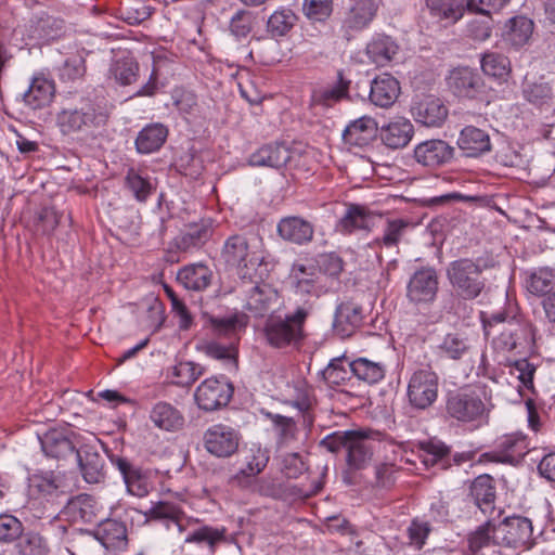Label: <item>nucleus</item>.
I'll return each instance as SVG.
<instances>
[{"label": "nucleus", "instance_id": "12", "mask_svg": "<svg viewBox=\"0 0 555 555\" xmlns=\"http://www.w3.org/2000/svg\"><path fill=\"white\" fill-rule=\"evenodd\" d=\"M234 393L233 384L223 375L210 377L196 388L194 398L197 406L206 412H212L227 406Z\"/></svg>", "mask_w": 555, "mask_h": 555}, {"label": "nucleus", "instance_id": "39", "mask_svg": "<svg viewBox=\"0 0 555 555\" xmlns=\"http://www.w3.org/2000/svg\"><path fill=\"white\" fill-rule=\"evenodd\" d=\"M169 130L160 122H152L143 127L134 141L139 154H152L160 150L166 142Z\"/></svg>", "mask_w": 555, "mask_h": 555}, {"label": "nucleus", "instance_id": "59", "mask_svg": "<svg viewBox=\"0 0 555 555\" xmlns=\"http://www.w3.org/2000/svg\"><path fill=\"white\" fill-rule=\"evenodd\" d=\"M534 24L526 16H515L508 22V39L514 46L521 47L528 42Z\"/></svg>", "mask_w": 555, "mask_h": 555}, {"label": "nucleus", "instance_id": "47", "mask_svg": "<svg viewBox=\"0 0 555 555\" xmlns=\"http://www.w3.org/2000/svg\"><path fill=\"white\" fill-rule=\"evenodd\" d=\"M287 404L299 411L302 427L308 431H311L314 425V406L317 404V400L312 392L306 388L299 389L296 397L293 400H289Z\"/></svg>", "mask_w": 555, "mask_h": 555}, {"label": "nucleus", "instance_id": "25", "mask_svg": "<svg viewBox=\"0 0 555 555\" xmlns=\"http://www.w3.org/2000/svg\"><path fill=\"white\" fill-rule=\"evenodd\" d=\"M76 462L83 480L88 483L103 482L106 476L105 461L95 444L81 443L76 452Z\"/></svg>", "mask_w": 555, "mask_h": 555}, {"label": "nucleus", "instance_id": "23", "mask_svg": "<svg viewBox=\"0 0 555 555\" xmlns=\"http://www.w3.org/2000/svg\"><path fill=\"white\" fill-rule=\"evenodd\" d=\"M411 114L424 127L440 128L448 118L449 108L440 98L429 94L413 102Z\"/></svg>", "mask_w": 555, "mask_h": 555}, {"label": "nucleus", "instance_id": "18", "mask_svg": "<svg viewBox=\"0 0 555 555\" xmlns=\"http://www.w3.org/2000/svg\"><path fill=\"white\" fill-rule=\"evenodd\" d=\"M289 283L295 295L320 298L327 293L322 275L314 266L295 262L289 273Z\"/></svg>", "mask_w": 555, "mask_h": 555}, {"label": "nucleus", "instance_id": "60", "mask_svg": "<svg viewBox=\"0 0 555 555\" xmlns=\"http://www.w3.org/2000/svg\"><path fill=\"white\" fill-rule=\"evenodd\" d=\"M125 185L132 193L134 198L141 203L146 202L153 191L149 178L142 177L139 171L133 168L128 169Z\"/></svg>", "mask_w": 555, "mask_h": 555}, {"label": "nucleus", "instance_id": "64", "mask_svg": "<svg viewBox=\"0 0 555 555\" xmlns=\"http://www.w3.org/2000/svg\"><path fill=\"white\" fill-rule=\"evenodd\" d=\"M86 74V61L80 55L67 57L59 68V78L63 82H74Z\"/></svg>", "mask_w": 555, "mask_h": 555}, {"label": "nucleus", "instance_id": "61", "mask_svg": "<svg viewBox=\"0 0 555 555\" xmlns=\"http://www.w3.org/2000/svg\"><path fill=\"white\" fill-rule=\"evenodd\" d=\"M209 238V231L204 225H192L185 232L181 233L176 248L189 251L193 248L202 247Z\"/></svg>", "mask_w": 555, "mask_h": 555}, {"label": "nucleus", "instance_id": "57", "mask_svg": "<svg viewBox=\"0 0 555 555\" xmlns=\"http://www.w3.org/2000/svg\"><path fill=\"white\" fill-rule=\"evenodd\" d=\"M205 353L212 359L222 361L231 370H237L238 367V350L233 343L227 346L217 341L207 343Z\"/></svg>", "mask_w": 555, "mask_h": 555}, {"label": "nucleus", "instance_id": "45", "mask_svg": "<svg viewBox=\"0 0 555 555\" xmlns=\"http://www.w3.org/2000/svg\"><path fill=\"white\" fill-rule=\"evenodd\" d=\"M264 415L272 423V429L279 446H285L297 440L299 429L293 417L272 412H267Z\"/></svg>", "mask_w": 555, "mask_h": 555}, {"label": "nucleus", "instance_id": "55", "mask_svg": "<svg viewBox=\"0 0 555 555\" xmlns=\"http://www.w3.org/2000/svg\"><path fill=\"white\" fill-rule=\"evenodd\" d=\"M313 264L320 275L338 279L344 271L345 261L336 253H322L313 257Z\"/></svg>", "mask_w": 555, "mask_h": 555}, {"label": "nucleus", "instance_id": "4", "mask_svg": "<svg viewBox=\"0 0 555 555\" xmlns=\"http://www.w3.org/2000/svg\"><path fill=\"white\" fill-rule=\"evenodd\" d=\"M379 431L370 429L337 430L325 436L320 447L333 454L346 452V464L353 469H365L380 444Z\"/></svg>", "mask_w": 555, "mask_h": 555}, {"label": "nucleus", "instance_id": "2", "mask_svg": "<svg viewBox=\"0 0 555 555\" xmlns=\"http://www.w3.org/2000/svg\"><path fill=\"white\" fill-rule=\"evenodd\" d=\"M486 339H490L499 351L533 352L535 349V327L521 315L508 317L504 311L480 313Z\"/></svg>", "mask_w": 555, "mask_h": 555}, {"label": "nucleus", "instance_id": "34", "mask_svg": "<svg viewBox=\"0 0 555 555\" xmlns=\"http://www.w3.org/2000/svg\"><path fill=\"white\" fill-rule=\"evenodd\" d=\"M400 90V83L393 76L382 74L372 80L369 99L375 106L388 108L398 99Z\"/></svg>", "mask_w": 555, "mask_h": 555}, {"label": "nucleus", "instance_id": "16", "mask_svg": "<svg viewBox=\"0 0 555 555\" xmlns=\"http://www.w3.org/2000/svg\"><path fill=\"white\" fill-rule=\"evenodd\" d=\"M176 527L180 534H184L185 543H196L214 548L216 545L227 541L225 527H210L198 525L197 521H189L184 514L176 507Z\"/></svg>", "mask_w": 555, "mask_h": 555}, {"label": "nucleus", "instance_id": "21", "mask_svg": "<svg viewBox=\"0 0 555 555\" xmlns=\"http://www.w3.org/2000/svg\"><path fill=\"white\" fill-rule=\"evenodd\" d=\"M414 228L413 222L405 218H387L384 222L382 234L367 243L366 248L375 253L380 263L383 260L382 249H398L406 233Z\"/></svg>", "mask_w": 555, "mask_h": 555}, {"label": "nucleus", "instance_id": "15", "mask_svg": "<svg viewBox=\"0 0 555 555\" xmlns=\"http://www.w3.org/2000/svg\"><path fill=\"white\" fill-rule=\"evenodd\" d=\"M528 452L527 437L522 434L503 435L495 439L493 449L481 454V459L492 462L516 466Z\"/></svg>", "mask_w": 555, "mask_h": 555}, {"label": "nucleus", "instance_id": "19", "mask_svg": "<svg viewBox=\"0 0 555 555\" xmlns=\"http://www.w3.org/2000/svg\"><path fill=\"white\" fill-rule=\"evenodd\" d=\"M492 531H495L500 545L517 547L525 545L531 538L532 524L527 517L509 516L499 522L493 519Z\"/></svg>", "mask_w": 555, "mask_h": 555}, {"label": "nucleus", "instance_id": "58", "mask_svg": "<svg viewBox=\"0 0 555 555\" xmlns=\"http://www.w3.org/2000/svg\"><path fill=\"white\" fill-rule=\"evenodd\" d=\"M24 530V524L16 516L9 513L0 514V545L16 543Z\"/></svg>", "mask_w": 555, "mask_h": 555}, {"label": "nucleus", "instance_id": "13", "mask_svg": "<svg viewBox=\"0 0 555 555\" xmlns=\"http://www.w3.org/2000/svg\"><path fill=\"white\" fill-rule=\"evenodd\" d=\"M221 257L229 266L240 269H256L264 261L261 253L254 250L249 240L244 234H233L229 236L222 247ZM249 274L248 271L244 275Z\"/></svg>", "mask_w": 555, "mask_h": 555}, {"label": "nucleus", "instance_id": "62", "mask_svg": "<svg viewBox=\"0 0 555 555\" xmlns=\"http://www.w3.org/2000/svg\"><path fill=\"white\" fill-rule=\"evenodd\" d=\"M176 107L186 121L199 115L197 95L193 90L185 88L176 89Z\"/></svg>", "mask_w": 555, "mask_h": 555}, {"label": "nucleus", "instance_id": "48", "mask_svg": "<svg viewBox=\"0 0 555 555\" xmlns=\"http://www.w3.org/2000/svg\"><path fill=\"white\" fill-rule=\"evenodd\" d=\"M206 323L219 335H228L244 330L248 324V317L243 312H234L221 318L204 315Z\"/></svg>", "mask_w": 555, "mask_h": 555}, {"label": "nucleus", "instance_id": "50", "mask_svg": "<svg viewBox=\"0 0 555 555\" xmlns=\"http://www.w3.org/2000/svg\"><path fill=\"white\" fill-rule=\"evenodd\" d=\"M276 298L278 293L275 291L254 286L249 292L245 308L255 317H263L271 309Z\"/></svg>", "mask_w": 555, "mask_h": 555}, {"label": "nucleus", "instance_id": "8", "mask_svg": "<svg viewBox=\"0 0 555 555\" xmlns=\"http://www.w3.org/2000/svg\"><path fill=\"white\" fill-rule=\"evenodd\" d=\"M449 91L460 100L482 101L487 98V85L478 73L469 66H457L446 77Z\"/></svg>", "mask_w": 555, "mask_h": 555}, {"label": "nucleus", "instance_id": "5", "mask_svg": "<svg viewBox=\"0 0 555 555\" xmlns=\"http://www.w3.org/2000/svg\"><path fill=\"white\" fill-rule=\"evenodd\" d=\"M106 108L92 100H82L79 105L61 109L56 114V126L64 135L82 133L92 135L108 121Z\"/></svg>", "mask_w": 555, "mask_h": 555}, {"label": "nucleus", "instance_id": "54", "mask_svg": "<svg viewBox=\"0 0 555 555\" xmlns=\"http://www.w3.org/2000/svg\"><path fill=\"white\" fill-rule=\"evenodd\" d=\"M555 271L551 268H539L531 272L526 280L527 289L535 296H547L551 294Z\"/></svg>", "mask_w": 555, "mask_h": 555}, {"label": "nucleus", "instance_id": "44", "mask_svg": "<svg viewBox=\"0 0 555 555\" xmlns=\"http://www.w3.org/2000/svg\"><path fill=\"white\" fill-rule=\"evenodd\" d=\"M352 376L369 385H375L384 379L386 366L366 358H357L349 363Z\"/></svg>", "mask_w": 555, "mask_h": 555}, {"label": "nucleus", "instance_id": "43", "mask_svg": "<svg viewBox=\"0 0 555 555\" xmlns=\"http://www.w3.org/2000/svg\"><path fill=\"white\" fill-rule=\"evenodd\" d=\"M211 276L212 273L207 266L193 263L180 269L176 274V281L185 289L199 292L209 286Z\"/></svg>", "mask_w": 555, "mask_h": 555}, {"label": "nucleus", "instance_id": "46", "mask_svg": "<svg viewBox=\"0 0 555 555\" xmlns=\"http://www.w3.org/2000/svg\"><path fill=\"white\" fill-rule=\"evenodd\" d=\"M480 65L485 75L498 80L506 81L512 73L508 57L496 52L482 54Z\"/></svg>", "mask_w": 555, "mask_h": 555}, {"label": "nucleus", "instance_id": "33", "mask_svg": "<svg viewBox=\"0 0 555 555\" xmlns=\"http://www.w3.org/2000/svg\"><path fill=\"white\" fill-rule=\"evenodd\" d=\"M375 214L365 205L350 203L347 204L344 216L336 223V231L349 235L359 230L371 229V223Z\"/></svg>", "mask_w": 555, "mask_h": 555}, {"label": "nucleus", "instance_id": "37", "mask_svg": "<svg viewBox=\"0 0 555 555\" xmlns=\"http://www.w3.org/2000/svg\"><path fill=\"white\" fill-rule=\"evenodd\" d=\"M399 49L391 36L375 34L366 44L365 54L376 66H386L398 54Z\"/></svg>", "mask_w": 555, "mask_h": 555}, {"label": "nucleus", "instance_id": "42", "mask_svg": "<svg viewBox=\"0 0 555 555\" xmlns=\"http://www.w3.org/2000/svg\"><path fill=\"white\" fill-rule=\"evenodd\" d=\"M351 81L346 79L343 70L337 72V81L326 88L314 90L311 95V105L332 107L344 99L349 98Z\"/></svg>", "mask_w": 555, "mask_h": 555}, {"label": "nucleus", "instance_id": "63", "mask_svg": "<svg viewBox=\"0 0 555 555\" xmlns=\"http://www.w3.org/2000/svg\"><path fill=\"white\" fill-rule=\"evenodd\" d=\"M401 467L393 463H379L374 469V481L372 486L376 489L391 490L397 482V475Z\"/></svg>", "mask_w": 555, "mask_h": 555}, {"label": "nucleus", "instance_id": "1", "mask_svg": "<svg viewBox=\"0 0 555 555\" xmlns=\"http://www.w3.org/2000/svg\"><path fill=\"white\" fill-rule=\"evenodd\" d=\"M314 310V304L305 300L285 314L272 312L262 325L261 335L267 346L284 352L299 351L308 339L307 322Z\"/></svg>", "mask_w": 555, "mask_h": 555}, {"label": "nucleus", "instance_id": "11", "mask_svg": "<svg viewBox=\"0 0 555 555\" xmlns=\"http://www.w3.org/2000/svg\"><path fill=\"white\" fill-rule=\"evenodd\" d=\"M439 292V274L436 268L423 266L416 269L406 283L405 297L416 307L433 305Z\"/></svg>", "mask_w": 555, "mask_h": 555}, {"label": "nucleus", "instance_id": "41", "mask_svg": "<svg viewBox=\"0 0 555 555\" xmlns=\"http://www.w3.org/2000/svg\"><path fill=\"white\" fill-rule=\"evenodd\" d=\"M426 7L430 16L443 27L454 25L467 11L466 4L459 0H426Z\"/></svg>", "mask_w": 555, "mask_h": 555}, {"label": "nucleus", "instance_id": "26", "mask_svg": "<svg viewBox=\"0 0 555 555\" xmlns=\"http://www.w3.org/2000/svg\"><path fill=\"white\" fill-rule=\"evenodd\" d=\"M278 235L285 242L305 246L313 241L314 224L300 216H286L276 224Z\"/></svg>", "mask_w": 555, "mask_h": 555}, {"label": "nucleus", "instance_id": "28", "mask_svg": "<svg viewBox=\"0 0 555 555\" xmlns=\"http://www.w3.org/2000/svg\"><path fill=\"white\" fill-rule=\"evenodd\" d=\"M98 540L107 551H121L127 547L128 533L124 521L106 518L98 522L94 530H86Z\"/></svg>", "mask_w": 555, "mask_h": 555}, {"label": "nucleus", "instance_id": "9", "mask_svg": "<svg viewBox=\"0 0 555 555\" xmlns=\"http://www.w3.org/2000/svg\"><path fill=\"white\" fill-rule=\"evenodd\" d=\"M298 151L291 149L285 143L273 142L263 144L248 157V164L253 167H269L276 170L282 168L295 171L301 160Z\"/></svg>", "mask_w": 555, "mask_h": 555}, {"label": "nucleus", "instance_id": "53", "mask_svg": "<svg viewBox=\"0 0 555 555\" xmlns=\"http://www.w3.org/2000/svg\"><path fill=\"white\" fill-rule=\"evenodd\" d=\"M111 73L117 83L129 86L138 80L139 63L133 56L119 57L112 65Z\"/></svg>", "mask_w": 555, "mask_h": 555}, {"label": "nucleus", "instance_id": "10", "mask_svg": "<svg viewBox=\"0 0 555 555\" xmlns=\"http://www.w3.org/2000/svg\"><path fill=\"white\" fill-rule=\"evenodd\" d=\"M438 387L439 377L430 366L414 371L406 390L410 405L418 411L429 409L437 401Z\"/></svg>", "mask_w": 555, "mask_h": 555}, {"label": "nucleus", "instance_id": "31", "mask_svg": "<svg viewBox=\"0 0 555 555\" xmlns=\"http://www.w3.org/2000/svg\"><path fill=\"white\" fill-rule=\"evenodd\" d=\"M456 144L466 157H480L492 149L489 133L475 126L464 127L459 134Z\"/></svg>", "mask_w": 555, "mask_h": 555}, {"label": "nucleus", "instance_id": "24", "mask_svg": "<svg viewBox=\"0 0 555 555\" xmlns=\"http://www.w3.org/2000/svg\"><path fill=\"white\" fill-rule=\"evenodd\" d=\"M100 507L96 500L87 493L72 496L61 509L63 519L76 524H95L99 521Z\"/></svg>", "mask_w": 555, "mask_h": 555}, {"label": "nucleus", "instance_id": "7", "mask_svg": "<svg viewBox=\"0 0 555 555\" xmlns=\"http://www.w3.org/2000/svg\"><path fill=\"white\" fill-rule=\"evenodd\" d=\"M379 10L376 0H351L339 12V31L346 40L367 29Z\"/></svg>", "mask_w": 555, "mask_h": 555}, {"label": "nucleus", "instance_id": "49", "mask_svg": "<svg viewBox=\"0 0 555 555\" xmlns=\"http://www.w3.org/2000/svg\"><path fill=\"white\" fill-rule=\"evenodd\" d=\"M350 362L346 356L335 358L322 371V377L331 388L341 386L351 378Z\"/></svg>", "mask_w": 555, "mask_h": 555}, {"label": "nucleus", "instance_id": "35", "mask_svg": "<svg viewBox=\"0 0 555 555\" xmlns=\"http://www.w3.org/2000/svg\"><path fill=\"white\" fill-rule=\"evenodd\" d=\"M435 350L440 359L460 362L470 353L472 345L465 333L454 331L441 337Z\"/></svg>", "mask_w": 555, "mask_h": 555}, {"label": "nucleus", "instance_id": "29", "mask_svg": "<svg viewBox=\"0 0 555 555\" xmlns=\"http://www.w3.org/2000/svg\"><path fill=\"white\" fill-rule=\"evenodd\" d=\"M468 498L482 514L493 513L496 501L495 479L488 474L477 476L469 485Z\"/></svg>", "mask_w": 555, "mask_h": 555}, {"label": "nucleus", "instance_id": "3", "mask_svg": "<svg viewBox=\"0 0 555 555\" xmlns=\"http://www.w3.org/2000/svg\"><path fill=\"white\" fill-rule=\"evenodd\" d=\"M487 268L489 266L481 258H460L448 264L446 275L454 292L447 307L449 313L457 317L468 313L470 308L467 302L476 300L486 292L483 271Z\"/></svg>", "mask_w": 555, "mask_h": 555}, {"label": "nucleus", "instance_id": "52", "mask_svg": "<svg viewBox=\"0 0 555 555\" xmlns=\"http://www.w3.org/2000/svg\"><path fill=\"white\" fill-rule=\"evenodd\" d=\"M18 555H48L50 547L44 537L36 531H24L15 543Z\"/></svg>", "mask_w": 555, "mask_h": 555}, {"label": "nucleus", "instance_id": "20", "mask_svg": "<svg viewBox=\"0 0 555 555\" xmlns=\"http://www.w3.org/2000/svg\"><path fill=\"white\" fill-rule=\"evenodd\" d=\"M63 475L55 470L37 469L28 477L30 496L53 502L65 494Z\"/></svg>", "mask_w": 555, "mask_h": 555}, {"label": "nucleus", "instance_id": "32", "mask_svg": "<svg viewBox=\"0 0 555 555\" xmlns=\"http://www.w3.org/2000/svg\"><path fill=\"white\" fill-rule=\"evenodd\" d=\"M493 518L488 519L467 534V555H498L500 545L492 531Z\"/></svg>", "mask_w": 555, "mask_h": 555}, {"label": "nucleus", "instance_id": "51", "mask_svg": "<svg viewBox=\"0 0 555 555\" xmlns=\"http://www.w3.org/2000/svg\"><path fill=\"white\" fill-rule=\"evenodd\" d=\"M522 95L526 101L537 107H550L553 103V89L551 85L543 81L541 78L539 81L527 82L522 88Z\"/></svg>", "mask_w": 555, "mask_h": 555}, {"label": "nucleus", "instance_id": "36", "mask_svg": "<svg viewBox=\"0 0 555 555\" xmlns=\"http://www.w3.org/2000/svg\"><path fill=\"white\" fill-rule=\"evenodd\" d=\"M422 462L426 467H438L447 470L452 467L451 447L437 438L418 442Z\"/></svg>", "mask_w": 555, "mask_h": 555}, {"label": "nucleus", "instance_id": "38", "mask_svg": "<svg viewBox=\"0 0 555 555\" xmlns=\"http://www.w3.org/2000/svg\"><path fill=\"white\" fill-rule=\"evenodd\" d=\"M55 93L54 81L43 75H36L26 91L22 93L24 103L33 109L47 106Z\"/></svg>", "mask_w": 555, "mask_h": 555}, {"label": "nucleus", "instance_id": "17", "mask_svg": "<svg viewBox=\"0 0 555 555\" xmlns=\"http://www.w3.org/2000/svg\"><path fill=\"white\" fill-rule=\"evenodd\" d=\"M43 453L52 459L65 460L76 455L77 449L81 446V436L72 430L50 429L39 437Z\"/></svg>", "mask_w": 555, "mask_h": 555}, {"label": "nucleus", "instance_id": "14", "mask_svg": "<svg viewBox=\"0 0 555 555\" xmlns=\"http://www.w3.org/2000/svg\"><path fill=\"white\" fill-rule=\"evenodd\" d=\"M241 433L225 424L210 426L203 436L204 448L216 457H231L238 451Z\"/></svg>", "mask_w": 555, "mask_h": 555}, {"label": "nucleus", "instance_id": "27", "mask_svg": "<svg viewBox=\"0 0 555 555\" xmlns=\"http://www.w3.org/2000/svg\"><path fill=\"white\" fill-rule=\"evenodd\" d=\"M364 312L361 305L348 300L340 302L335 310L333 332L339 338L352 336L363 324Z\"/></svg>", "mask_w": 555, "mask_h": 555}, {"label": "nucleus", "instance_id": "40", "mask_svg": "<svg viewBox=\"0 0 555 555\" xmlns=\"http://www.w3.org/2000/svg\"><path fill=\"white\" fill-rule=\"evenodd\" d=\"M383 143L392 150L406 146L414 135V126L409 119L400 118L382 127L379 132Z\"/></svg>", "mask_w": 555, "mask_h": 555}, {"label": "nucleus", "instance_id": "6", "mask_svg": "<svg viewBox=\"0 0 555 555\" xmlns=\"http://www.w3.org/2000/svg\"><path fill=\"white\" fill-rule=\"evenodd\" d=\"M444 411L449 418L463 424L480 422L487 414L480 393L469 387L449 391Z\"/></svg>", "mask_w": 555, "mask_h": 555}, {"label": "nucleus", "instance_id": "22", "mask_svg": "<svg viewBox=\"0 0 555 555\" xmlns=\"http://www.w3.org/2000/svg\"><path fill=\"white\" fill-rule=\"evenodd\" d=\"M454 155L455 147L440 139L425 140L413 151L415 162L429 169H437L451 163Z\"/></svg>", "mask_w": 555, "mask_h": 555}, {"label": "nucleus", "instance_id": "56", "mask_svg": "<svg viewBox=\"0 0 555 555\" xmlns=\"http://www.w3.org/2000/svg\"><path fill=\"white\" fill-rule=\"evenodd\" d=\"M297 16L291 9L275 11L268 20L267 29L272 37L285 36L296 24Z\"/></svg>", "mask_w": 555, "mask_h": 555}, {"label": "nucleus", "instance_id": "30", "mask_svg": "<svg viewBox=\"0 0 555 555\" xmlns=\"http://www.w3.org/2000/svg\"><path fill=\"white\" fill-rule=\"evenodd\" d=\"M378 134L377 121L371 116H362L348 124L343 132V140L350 146L370 145Z\"/></svg>", "mask_w": 555, "mask_h": 555}]
</instances>
